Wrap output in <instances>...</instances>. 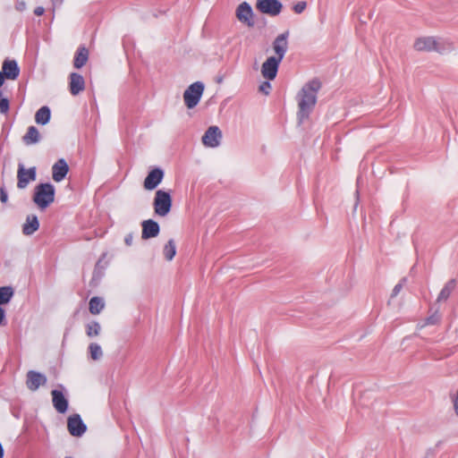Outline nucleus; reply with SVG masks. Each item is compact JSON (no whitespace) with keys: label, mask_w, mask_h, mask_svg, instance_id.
I'll return each instance as SVG.
<instances>
[{"label":"nucleus","mask_w":458,"mask_h":458,"mask_svg":"<svg viewBox=\"0 0 458 458\" xmlns=\"http://www.w3.org/2000/svg\"><path fill=\"white\" fill-rule=\"evenodd\" d=\"M281 62V60H278L274 56L268 57L261 66L262 76L268 81L274 80L276 77Z\"/></svg>","instance_id":"9b49d317"},{"label":"nucleus","mask_w":458,"mask_h":458,"mask_svg":"<svg viewBox=\"0 0 458 458\" xmlns=\"http://www.w3.org/2000/svg\"><path fill=\"white\" fill-rule=\"evenodd\" d=\"M321 88L318 80H312L306 83L298 94V120L302 123L309 118L310 112L317 103V94Z\"/></svg>","instance_id":"f257e3e1"},{"label":"nucleus","mask_w":458,"mask_h":458,"mask_svg":"<svg viewBox=\"0 0 458 458\" xmlns=\"http://www.w3.org/2000/svg\"><path fill=\"white\" fill-rule=\"evenodd\" d=\"M69 166L64 158L59 159L52 166V177L55 182H61L67 174Z\"/></svg>","instance_id":"a211bd4d"},{"label":"nucleus","mask_w":458,"mask_h":458,"mask_svg":"<svg viewBox=\"0 0 458 458\" xmlns=\"http://www.w3.org/2000/svg\"><path fill=\"white\" fill-rule=\"evenodd\" d=\"M4 319V310L0 307V325L3 323Z\"/></svg>","instance_id":"58836bf2"},{"label":"nucleus","mask_w":458,"mask_h":458,"mask_svg":"<svg viewBox=\"0 0 458 458\" xmlns=\"http://www.w3.org/2000/svg\"><path fill=\"white\" fill-rule=\"evenodd\" d=\"M164 172L162 169L157 167L151 170L144 180V188L148 191L156 189L162 182Z\"/></svg>","instance_id":"ddd939ff"},{"label":"nucleus","mask_w":458,"mask_h":458,"mask_svg":"<svg viewBox=\"0 0 458 458\" xmlns=\"http://www.w3.org/2000/svg\"><path fill=\"white\" fill-rule=\"evenodd\" d=\"M222 139L221 130L217 126H210L202 136V143L208 148L219 146Z\"/></svg>","instance_id":"1a4fd4ad"},{"label":"nucleus","mask_w":458,"mask_h":458,"mask_svg":"<svg viewBox=\"0 0 458 458\" xmlns=\"http://www.w3.org/2000/svg\"><path fill=\"white\" fill-rule=\"evenodd\" d=\"M259 91L265 95H268L271 89V84L269 81H263L259 88Z\"/></svg>","instance_id":"72a5a7b5"},{"label":"nucleus","mask_w":458,"mask_h":458,"mask_svg":"<svg viewBox=\"0 0 458 458\" xmlns=\"http://www.w3.org/2000/svg\"><path fill=\"white\" fill-rule=\"evenodd\" d=\"M3 74L8 80H16L20 74V68L15 60L5 59L2 65Z\"/></svg>","instance_id":"f3484780"},{"label":"nucleus","mask_w":458,"mask_h":458,"mask_svg":"<svg viewBox=\"0 0 458 458\" xmlns=\"http://www.w3.org/2000/svg\"><path fill=\"white\" fill-rule=\"evenodd\" d=\"M256 8L262 13L276 16L283 8V4L279 0H257Z\"/></svg>","instance_id":"423d86ee"},{"label":"nucleus","mask_w":458,"mask_h":458,"mask_svg":"<svg viewBox=\"0 0 458 458\" xmlns=\"http://www.w3.org/2000/svg\"><path fill=\"white\" fill-rule=\"evenodd\" d=\"M153 208L156 215L165 216L172 208V197L168 191L158 190L155 193Z\"/></svg>","instance_id":"7ed1b4c3"},{"label":"nucleus","mask_w":458,"mask_h":458,"mask_svg":"<svg viewBox=\"0 0 458 458\" xmlns=\"http://www.w3.org/2000/svg\"><path fill=\"white\" fill-rule=\"evenodd\" d=\"M105 308V302L102 298L95 296L92 297L89 303V310L92 315L99 314Z\"/></svg>","instance_id":"a878e982"},{"label":"nucleus","mask_w":458,"mask_h":458,"mask_svg":"<svg viewBox=\"0 0 458 458\" xmlns=\"http://www.w3.org/2000/svg\"><path fill=\"white\" fill-rule=\"evenodd\" d=\"M435 46L434 37H421L418 38L413 44V47L416 51L420 52H430L433 51Z\"/></svg>","instance_id":"6ab92c4d"},{"label":"nucleus","mask_w":458,"mask_h":458,"mask_svg":"<svg viewBox=\"0 0 458 458\" xmlns=\"http://www.w3.org/2000/svg\"><path fill=\"white\" fill-rule=\"evenodd\" d=\"M45 12V9L42 7V6H38L35 8L34 10V13L37 15V16H40L44 13Z\"/></svg>","instance_id":"4c0bfd02"},{"label":"nucleus","mask_w":458,"mask_h":458,"mask_svg":"<svg viewBox=\"0 0 458 458\" xmlns=\"http://www.w3.org/2000/svg\"><path fill=\"white\" fill-rule=\"evenodd\" d=\"M67 428L73 437H81L87 430V426L79 414H73L68 418Z\"/></svg>","instance_id":"9d476101"},{"label":"nucleus","mask_w":458,"mask_h":458,"mask_svg":"<svg viewBox=\"0 0 458 458\" xmlns=\"http://www.w3.org/2000/svg\"><path fill=\"white\" fill-rule=\"evenodd\" d=\"M90 357L94 360H99L103 356V352L100 345L97 343H91L89 346Z\"/></svg>","instance_id":"c756f323"},{"label":"nucleus","mask_w":458,"mask_h":458,"mask_svg":"<svg viewBox=\"0 0 458 458\" xmlns=\"http://www.w3.org/2000/svg\"><path fill=\"white\" fill-rule=\"evenodd\" d=\"M5 76L0 72V87L4 84Z\"/></svg>","instance_id":"a19ab883"},{"label":"nucleus","mask_w":458,"mask_h":458,"mask_svg":"<svg viewBox=\"0 0 458 458\" xmlns=\"http://www.w3.org/2000/svg\"><path fill=\"white\" fill-rule=\"evenodd\" d=\"M132 241H133V234L131 233H128L125 238H124V242L127 246H131L132 244Z\"/></svg>","instance_id":"e433bc0d"},{"label":"nucleus","mask_w":458,"mask_h":458,"mask_svg":"<svg viewBox=\"0 0 458 458\" xmlns=\"http://www.w3.org/2000/svg\"><path fill=\"white\" fill-rule=\"evenodd\" d=\"M454 49V44L452 41L445 38H436L433 51L439 54H445Z\"/></svg>","instance_id":"4be33fe9"},{"label":"nucleus","mask_w":458,"mask_h":458,"mask_svg":"<svg viewBox=\"0 0 458 458\" xmlns=\"http://www.w3.org/2000/svg\"><path fill=\"white\" fill-rule=\"evenodd\" d=\"M163 253H164L165 258L168 261H171L174 259V257L176 254V245H175L174 240L170 239L167 242V243L164 247Z\"/></svg>","instance_id":"bb28decb"},{"label":"nucleus","mask_w":458,"mask_h":458,"mask_svg":"<svg viewBox=\"0 0 458 458\" xmlns=\"http://www.w3.org/2000/svg\"><path fill=\"white\" fill-rule=\"evenodd\" d=\"M37 169L32 166L26 169L22 164H19L17 171V187L19 189H25L30 182L36 180Z\"/></svg>","instance_id":"39448f33"},{"label":"nucleus","mask_w":458,"mask_h":458,"mask_svg":"<svg viewBox=\"0 0 458 458\" xmlns=\"http://www.w3.org/2000/svg\"><path fill=\"white\" fill-rule=\"evenodd\" d=\"M455 287H456V280L455 279L449 280L445 284V286L443 287L441 292L439 293L437 301V302L445 301L450 297L451 293L454 292Z\"/></svg>","instance_id":"b1692460"},{"label":"nucleus","mask_w":458,"mask_h":458,"mask_svg":"<svg viewBox=\"0 0 458 458\" xmlns=\"http://www.w3.org/2000/svg\"><path fill=\"white\" fill-rule=\"evenodd\" d=\"M22 140L26 145L36 144L40 140V134L35 126H30L27 132L22 137Z\"/></svg>","instance_id":"5701e85b"},{"label":"nucleus","mask_w":458,"mask_h":458,"mask_svg":"<svg viewBox=\"0 0 458 458\" xmlns=\"http://www.w3.org/2000/svg\"><path fill=\"white\" fill-rule=\"evenodd\" d=\"M203 91L204 84L201 81H196L191 84L183 93L185 106L189 109L195 107L199 104Z\"/></svg>","instance_id":"20e7f679"},{"label":"nucleus","mask_w":458,"mask_h":458,"mask_svg":"<svg viewBox=\"0 0 458 458\" xmlns=\"http://www.w3.org/2000/svg\"><path fill=\"white\" fill-rule=\"evenodd\" d=\"M47 382V377L38 371L29 370L26 374V386L32 392L37 391L41 386H45Z\"/></svg>","instance_id":"0eeeda50"},{"label":"nucleus","mask_w":458,"mask_h":458,"mask_svg":"<svg viewBox=\"0 0 458 458\" xmlns=\"http://www.w3.org/2000/svg\"><path fill=\"white\" fill-rule=\"evenodd\" d=\"M440 321V315L437 311H436L434 314L427 318L426 324L427 325H435L437 324Z\"/></svg>","instance_id":"2f4dec72"},{"label":"nucleus","mask_w":458,"mask_h":458,"mask_svg":"<svg viewBox=\"0 0 458 458\" xmlns=\"http://www.w3.org/2000/svg\"><path fill=\"white\" fill-rule=\"evenodd\" d=\"M55 187L51 183H40L35 187L33 201L41 209H46L55 200Z\"/></svg>","instance_id":"f03ea898"},{"label":"nucleus","mask_w":458,"mask_h":458,"mask_svg":"<svg viewBox=\"0 0 458 458\" xmlns=\"http://www.w3.org/2000/svg\"><path fill=\"white\" fill-rule=\"evenodd\" d=\"M39 228V222L38 216L30 215L26 218V222L22 225V233L25 235H31Z\"/></svg>","instance_id":"aec40b11"},{"label":"nucleus","mask_w":458,"mask_h":458,"mask_svg":"<svg viewBox=\"0 0 458 458\" xmlns=\"http://www.w3.org/2000/svg\"><path fill=\"white\" fill-rule=\"evenodd\" d=\"M0 200L2 203H6L8 200V195L4 186L0 188Z\"/></svg>","instance_id":"c9c22d12"},{"label":"nucleus","mask_w":458,"mask_h":458,"mask_svg":"<svg viewBox=\"0 0 458 458\" xmlns=\"http://www.w3.org/2000/svg\"><path fill=\"white\" fill-rule=\"evenodd\" d=\"M64 0H52L54 6H59L62 4Z\"/></svg>","instance_id":"ea45409f"},{"label":"nucleus","mask_w":458,"mask_h":458,"mask_svg":"<svg viewBox=\"0 0 458 458\" xmlns=\"http://www.w3.org/2000/svg\"><path fill=\"white\" fill-rule=\"evenodd\" d=\"M13 289L11 286L0 287V305L8 303L13 296Z\"/></svg>","instance_id":"cd10ccee"},{"label":"nucleus","mask_w":458,"mask_h":458,"mask_svg":"<svg viewBox=\"0 0 458 458\" xmlns=\"http://www.w3.org/2000/svg\"><path fill=\"white\" fill-rule=\"evenodd\" d=\"M9 110V100L7 98L0 99V113L6 114Z\"/></svg>","instance_id":"f704fd0d"},{"label":"nucleus","mask_w":458,"mask_h":458,"mask_svg":"<svg viewBox=\"0 0 458 458\" xmlns=\"http://www.w3.org/2000/svg\"><path fill=\"white\" fill-rule=\"evenodd\" d=\"M69 79V89L72 95L76 96L84 90L85 80L80 73L72 72Z\"/></svg>","instance_id":"dca6fc26"},{"label":"nucleus","mask_w":458,"mask_h":458,"mask_svg":"<svg viewBox=\"0 0 458 458\" xmlns=\"http://www.w3.org/2000/svg\"><path fill=\"white\" fill-rule=\"evenodd\" d=\"M88 59L89 50L84 46H81L77 49V52L75 54L73 66L76 69H81L87 64Z\"/></svg>","instance_id":"412c9836"},{"label":"nucleus","mask_w":458,"mask_h":458,"mask_svg":"<svg viewBox=\"0 0 458 458\" xmlns=\"http://www.w3.org/2000/svg\"><path fill=\"white\" fill-rule=\"evenodd\" d=\"M307 7V3L305 1H300L293 5V11L296 13H301Z\"/></svg>","instance_id":"473e14b6"},{"label":"nucleus","mask_w":458,"mask_h":458,"mask_svg":"<svg viewBox=\"0 0 458 458\" xmlns=\"http://www.w3.org/2000/svg\"><path fill=\"white\" fill-rule=\"evenodd\" d=\"M289 30L284 31L282 34H279L275 40L273 41V50L276 54L274 57L277 58L278 60H283L287 49H288V37H289Z\"/></svg>","instance_id":"6e6552de"},{"label":"nucleus","mask_w":458,"mask_h":458,"mask_svg":"<svg viewBox=\"0 0 458 458\" xmlns=\"http://www.w3.org/2000/svg\"><path fill=\"white\" fill-rule=\"evenodd\" d=\"M237 19L246 24L248 27L254 26L253 12L251 6L247 2L240 4L236 9Z\"/></svg>","instance_id":"f8f14e48"},{"label":"nucleus","mask_w":458,"mask_h":458,"mask_svg":"<svg viewBox=\"0 0 458 458\" xmlns=\"http://www.w3.org/2000/svg\"><path fill=\"white\" fill-rule=\"evenodd\" d=\"M52 403L55 409L59 413H65L68 410V400L63 394V392L54 389L51 392Z\"/></svg>","instance_id":"2eb2a0df"},{"label":"nucleus","mask_w":458,"mask_h":458,"mask_svg":"<svg viewBox=\"0 0 458 458\" xmlns=\"http://www.w3.org/2000/svg\"><path fill=\"white\" fill-rule=\"evenodd\" d=\"M406 283V278L403 277L393 289V292H392V294H391V297L394 298L400 292L401 290L403 289V284Z\"/></svg>","instance_id":"7c9ffc66"},{"label":"nucleus","mask_w":458,"mask_h":458,"mask_svg":"<svg viewBox=\"0 0 458 458\" xmlns=\"http://www.w3.org/2000/svg\"><path fill=\"white\" fill-rule=\"evenodd\" d=\"M141 226H142L141 238L143 240L154 238V237L157 236L160 232V227H159L158 223L152 219L144 220L141 223Z\"/></svg>","instance_id":"4468645a"},{"label":"nucleus","mask_w":458,"mask_h":458,"mask_svg":"<svg viewBox=\"0 0 458 458\" xmlns=\"http://www.w3.org/2000/svg\"><path fill=\"white\" fill-rule=\"evenodd\" d=\"M51 116V112L48 106L40 107L35 114V121L38 124L45 125L47 124Z\"/></svg>","instance_id":"393cba45"},{"label":"nucleus","mask_w":458,"mask_h":458,"mask_svg":"<svg viewBox=\"0 0 458 458\" xmlns=\"http://www.w3.org/2000/svg\"><path fill=\"white\" fill-rule=\"evenodd\" d=\"M101 326L98 321H91L86 326V334L89 337L98 336L100 334Z\"/></svg>","instance_id":"c85d7f7f"}]
</instances>
